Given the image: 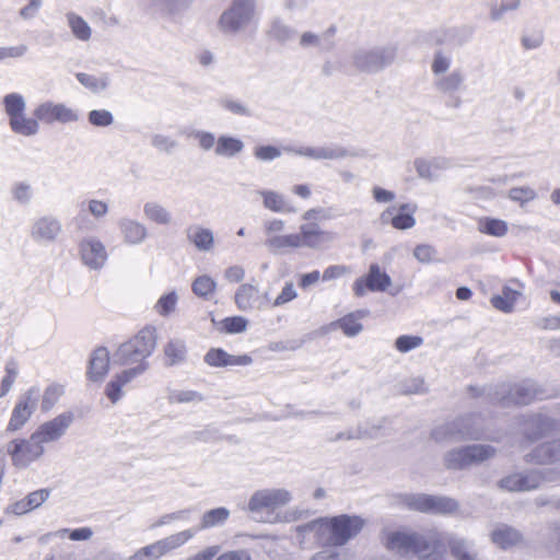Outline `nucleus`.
<instances>
[{
    "label": "nucleus",
    "mask_w": 560,
    "mask_h": 560,
    "mask_svg": "<svg viewBox=\"0 0 560 560\" xmlns=\"http://www.w3.org/2000/svg\"><path fill=\"white\" fill-rule=\"evenodd\" d=\"M74 415L71 411L62 412L54 419L42 423L34 433L45 445L60 440L72 425Z\"/></svg>",
    "instance_id": "15"
},
{
    "label": "nucleus",
    "mask_w": 560,
    "mask_h": 560,
    "mask_svg": "<svg viewBox=\"0 0 560 560\" xmlns=\"http://www.w3.org/2000/svg\"><path fill=\"white\" fill-rule=\"evenodd\" d=\"M143 214L145 219L160 225H170L173 221L172 213L158 201L145 202L143 206Z\"/></svg>",
    "instance_id": "39"
},
{
    "label": "nucleus",
    "mask_w": 560,
    "mask_h": 560,
    "mask_svg": "<svg viewBox=\"0 0 560 560\" xmlns=\"http://www.w3.org/2000/svg\"><path fill=\"white\" fill-rule=\"evenodd\" d=\"M364 526V521L357 515H338L319 518L300 527L303 533H314L318 539L331 547H342L355 537Z\"/></svg>",
    "instance_id": "2"
},
{
    "label": "nucleus",
    "mask_w": 560,
    "mask_h": 560,
    "mask_svg": "<svg viewBox=\"0 0 560 560\" xmlns=\"http://www.w3.org/2000/svg\"><path fill=\"white\" fill-rule=\"evenodd\" d=\"M296 234L300 237L301 247L308 248H319L335 238L334 233L320 230L316 223L302 224Z\"/></svg>",
    "instance_id": "24"
},
{
    "label": "nucleus",
    "mask_w": 560,
    "mask_h": 560,
    "mask_svg": "<svg viewBox=\"0 0 560 560\" xmlns=\"http://www.w3.org/2000/svg\"><path fill=\"white\" fill-rule=\"evenodd\" d=\"M444 465L447 469L452 470H462L469 467L465 446L446 452L444 455Z\"/></svg>",
    "instance_id": "51"
},
{
    "label": "nucleus",
    "mask_w": 560,
    "mask_h": 560,
    "mask_svg": "<svg viewBox=\"0 0 560 560\" xmlns=\"http://www.w3.org/2000/svg\"><path fill=\"white\" fill-rule=\"evenodd\" d=\"M145 371L144 364L124 370L106 385L105 395L113 404H116L122 397V387Z\"/></svg>",
    "instance_id": "22"
},
{
    "label": "nucleus",
    "mask_w": 560,
    "mask_h": 560,
    "mask_svg": "<svg viewBox=\"0 0 560 560\" xmlns=\"http://www.w3.org/2000/svg\"><path fill=\"white\" fill-rule=\"evenodd\" d=\"M196 534L194 529H185L179 533L170 535L161 540H158L151 545L142 547L143 553L149 560H158L167 552L183 546L190 540Z\"/></svg>",
    "instance_id": "16"
},
{
    "label": "nucleus",
    "mask_w": 560,
    "mask_h": 560,
    "mask_svg": "<svg viewBox=\"0 0 560 560\" xmlns=\"http://www.w3.org/2000/svg\"><path fill=\"white\" fill-rule=\"evenodd\" d=\"M490 541L499 549L509 551L524 545V535L517 528L505 524H495L489 534Z\"/></svg>",
    "instance_id": "18"
},
{
    "label": "nucleus",
    "mask_w": 560,
    "mask_h": 560,
    "mask_svg": "<svg viewBox=\"0 0 560 560\" xmlns=\"http://www.w3.org/2000/svg\"><path fill=\"white\" fill-rule=\"evenodd\" d=\"M10 129L23 137H33L39 131V120L34 117L26 116L25 112L9 119Z\"/></svg>",
    "instance_id": "34"
},
{
    "label": "nucleus",
    "mask_w": 560,
    "mask_h": 560,
    "mask_svg": "<svg viewBox=\"0 0 560 560\" xmlns=\"http://www.w3.org/2000/svg\"><path fill=\"white\" fill-rule=\"evenodd\" d=\"M12 465L16 468H26L45 454V445L33 432L27 439H14L7 445Z\"/></svg>",
    "instance_id": "9"
},
{
    "label": "nucleus",
    "mask_w": 560,
    "mask_h": 560,
    "mask_svg": "<svg viewBox=\"0 0 560 560\" xmlns=\"http://www.w3.org/2000/svg\"><path fill=\"white\" fill-rule=\"evenodd\" d=\"M399 392L404 395H420L425 394L428 388L423 377L411 376L399 383Z\"/></svg>",
    "instance_id": "53"
},
{
    "label": "nucleus",
    "mask_w": 560,
    "mask_h": 560,
    "mask_svg": "<svg viewBox=\"0 0 560 560\" xmlns=\"http://www.w3.org/2000/svg\"><path fill=\"white\" fill-rule=\"evenodd\" d=\"M459 509V503L453 498L429 494L427 514L453 515Z\"/></svg>",
    "instance_id": "35"
},
{
    "label": "nucleus",
    "mask_w": 560,
    "mask_h": 560,
    "mask_svg": "<svg viewBox=\"0 0 560 560\" xmlns=\"http://www.w3.org/2000/svg\"><path fill=\"white\" fill-rule=\"evenodd\" d=\"M177 300L178 296L175 292L164 294L158 300L155 304V311L162 316H167L175 310Z\"/></svg>",
    "instance_id": "64"
},
{
    "label": "nucleus",
    "mask_w": 560,
    "mask_h": 560,
    "mask_svg": "<svg viewBox=\"0 0 560 560\" xmlns=\"http://www.w3.org/2000/svg\"><path fill=\"white\" fill-rule=\"evenodd\" d=\"M423 338L416 335H401L395 340V348L400 353H407L423 345Z\"/></svg>",
    "instance_id": "61"
},
{
    "label": "nucleus",
    "mask_w": 560,
    "mask_h": 560,
    "mask_svg": "<svg viewBox=\"0 0 560 560\" xmlns=\"http://www.w3.org/2000/svg\"><path fill=\"white\" fill-rule=\"evenodd\" d=\"M12 199L20 206H28L34 198L33 186L25 182H16L11 186L10 189Z\"/></svg>",
    "instance_id": "50"
},
{
    "label": "nucleus",
    "mask_w": 560,
    "mask_h": 560,
    "mask_svg": "<svg viewBox=\"0 0 560 560\" xmlns=\"http://www.w3.org/2000/svg\"><path fill=\"white\" fill-rule=\"evenodd\" d=\"M39 398V388H28L15 404L8 427V432L20 431L30 420L34 411L36 410L37 401Z\"/></svg>",
    "instance_id": "10"
},
{
    "label": "nucleus",
    "mask_w": 560,
    "mask_h": 560,
    "mask_svg": "<svg viewBox=\"0 0 560 560\" xmlns=\"http://www.w3.org/2000/svg\"><path fill=\"white\" fill-rule=\"evenodd\" d=\"M468 465L481 464L495 455V448L488 444H474L465 446Z\"/></svg>",
    "instance_id": "45"
},
{
    "label": "nucleus",
    "mask_w": 560,
    "mask_h": 560,
    "mask_svg": "<svg viewBox=\"0 0 560 560\" xmlns=\"http://www.w3.org/2000/svg\"><path fill=\"white\" fill-rule=\"evenodd\" d=\"M78 81L93 93L105 91L110 83L109 75L104 73L98 77L89 73L79 72L75 74Z\"/></svg>",
    "instance_id": "46"
},
{
    "label": "nucleus",
    "mask_w": 560,
    "mask_h": 560,
    "mask_svg": "<svg viewBox=\"0 0 560 560\" xmlns=\"http://www.w3.org/2000/svg\"><path fill=\"white\" fill-rule=\"evenodd\" d=\"M156 347V330L153 327H144L135 337L121 343L113 355V362L118 365L140 366Z\"/></svg>",
    "instance_id": "4"
},
{
    "label": "nucleus",
    "mask_w": 560,
    "mask_h": 560,
    "mask_svg": "<svg viewBox=\"0 0 560 560\" xmlns=\"http://www.w3.org/2000/svg\"><path fill=\"white\" fill-rule=\"evenodd\" d=\"M541 392L536 383L532 380H524L512 385L502 384L493 394L491 399L493 402L508 407L511 405H528L539 398Z\"/></svg>",
    "instance_id": "8"
},
{
    "label": "nucleus",
    "mask_w": 560,
    "mask_h": 560,
    "mask_svg": "<svg viewBox=\"0 0 560 560\" xmlns=\"http://www.w3.org/2000/svg\"><path fill=\"white\" fill-rule=\"evenodd\" d=\"M368 315V311H357L350 313L338 320L330 323L327 327V331L341 329L347 337H355L363 330V325L360 319Z\"/></svg>",
    "instance_id": "31"
},
{
    "label": "nucleus",
    "mask_w": 560,
    "mask_h": 560,
    "mask_svg": "<svg viewBox=\"0 0 560 560\" xmlns=\"http://www.w3.org/2000/svg\"><path fill=\"white\" fill-rule=\"evenodd\" d=\"M452 63V58L448 55H445L442 50H438L434 54L431 70L435 78L445 74Z\"/></svg>",
    "instance_id": "63"
},
{
    "label": "nucleus",
    "mask_w": 560,
    "mask_h": 560,
    "mask_svg": "<svg viewBox=\"0 0 560 560\" xmlns=\"http://www.w3.org/2000/svg\"><path fill=\"white\" fill-rule=\"evenodd\" d=\"M384 544L387 550L404 558L439 560L444 551V533L438 528L389 530L385 534Z\"/></svg>",
    "instance_id": "1"
},
{
    "label": "nucleus",
    "mask_w": 560,
    "mask_h": 560,
    "mask_svg": "<svg viewBox=\"0 0 560 560\" xmlns=\"http://www.w3.org/2000/svg\"><path fill=\"white\" fill-rule=\"evenodd\" d=\"M525 462L541 466L560 463V439L536 446L525 456Z\"/></svg>",
    "instance_id": "23"
},
{
    "label": "nucleus",
    "mask_w": 560,
    "mask_h": 560,
    "mask_svg": "<svg viewBox=\"0 0 560 560\" xmlns=\"http://www.w3.org/2000/svg\"><path fill=\"white\" fill-rule=\"evenodd\" d=\"M88 121L98 128H106L114 124V115L107 109H92L88 114Z\"/></svg>",
    "instance_id": "60"
},
{
    "label": "nucleus",
    "mask_w": 560,
    "mask_h": 560,
    "mask_svg": "<svg viewBox=\"0 0 560 560\" xmlns=\"http://www.w3.org/2000/svg\"><path fill=\"white\" fill-rule=\"evenodd\" d=\"M285 151L312 160H337L348 155L347 150L341 147L285 148Z\"/></svg>",
    "instance_id": "26"
},
{
    "label": "nucleus",
    "mask_w": 560,
    "mask_h": 560,
    "mask_svg": "<svg viewBox=\"0 0 560 560\" xmlns=\"http://www.w3.org/2000/svg\"><path fill=\"white\" fill-rule=\"evenodd\" d=\"M390 285V277L382 270L380 265L371 264L368 273L353 282L352 290L355 296L362 298L368 291L385 292Z\"/></svg>",
    "instance_id": "11"
},
{
    "label": "nucleus",
    "mask_w": 560,
    "mask_h": 560,
    "mask_svg": "<svg viewBox=\"0 0 560 560\" xmlns=\"http://www.w3.org/2000/svg\"><path fill=\"white\" fill-rule=\"evenodd\" d=\"M445 541L454 560H479L474 540L454 534H444Z\"/></svg>",
    "instance_id": "25"
},
{
    "label": "nucleus",
    "mask_w": 560,
    "mask_h": 560,
    "mask_svg": "<svg viewBox=\"0 0 560 560\" xmlns=\"http://www.w3.org/2000/svg\"><path fill=\"white\" fill-rule=\"evenodd\" d=\"M557 425L548 416L533 415L524 421L523 433L528 441L535 442L556 431Z\"/></svg>",
    "instance_id": "21"
},
{
    "label": "nucleus",
    "mask_w": 560,
    "mask_h": 560,
    "mask_svg": "<svg viewBox=\"0 0 560 560\" xmlns=\"http://www.w3.org/2000/svg\"><path fill=\"white\" fill-rule=\"evenodd\" d=\"M541 537L547 549L560 550V522L548 524L544 529Z\"/></svg>",
    "instance_id": "55"
},
{
    "label": "nucleus",
    "mask_w": 560,
    "mask_h": 560,
    "mask_svg": "<svg viewBox=\"0 0 560 560\" xmlns=\"http://www.w3.org/2000/svg\"><path fill=\"white\" fill-rule=\"evenodd\" d=\"M34 116L44 124H70L79 119L78 113L63 103L46 101L34 109Z\"/></svg>",
    "instance_id": "12"
},
{
    "label": "nucleus",
    "mask_w": 560,
    "mask_h": 560,
    "mask_svg": "<svg viewBox=\"0 0 560 560\" xmlns=\"http://www.w3.org/2000/svg\"><path fill=\"white\" fill-rule=\"evenodd\" d=\"M215 287L217 283L211 277L202 275L194 280L191 290L197 296L207 299L209 294L214 292Z\"/></svg>",
    "instance_id": "57"
},
{
    "label": "nucleus",
    "mask_w": 560,
    "mask_h": 560,
    "mask_svg": "<svg viewBox=\"0 0 560 560\" xmlns=\"http://www.w3.org/2000/svg\"><path fill=\"white\" fill-rule=\"evenodd\" d=\"M351 555L348 549L328 546L315 555L310 560H350Z\"/></svg>",
    "instance_id": "59"
},
{
    "label": "nucleus",
    "mask_w": 560,
    "mask_h": 560,
    "mask_svg": "<svg viewBox=\"0 0 560 560\" xmlns=\"http://www.w3.org/2000/svg\"><path fill=\"white\" fill-rule=\"evenodd\" d=\"M194 0H156L158 5L167 14L175 15L186 11Z\"/></svg>",
    "instance_id": "62"
},
{
    "label": "nucleus",
    "mask_w": 560,
    "mask_h": 560,
    "mask_svg": "<svg viewBox=\"0 0 560 560\" xmlns=\"http://www.w3.org/2000/svg\"><path fill=\"white\" fill-rule=\"evenodd\" d=\"M186 237L199 252H210L214 246V235L210 229L192 224L185 230Z\"/></svg>",
    "instance_id": "32"
},
{
    "label": "nucleus",
    "mask_w": 560,
    "mask_h": 560,
    "mask_svg": "<svg viewBox=\"0 0 560 560\" xmlns=\"http://www.w3.org/2000/svg\"><path fill=\"white\" fill-rule=\"evenodd\" d=\"M521 293L516 290L504 288L502 293L499 295H494L491 299L492 306L499 311L504 313H510L513 311L514 305L518 299Z\"/></svg>",
    "instance_id": "48"
},
{
    "label": "nucleus",
    "mask_w": 560,
    "mask_h": 560,
    "mask_svg": "<svg viewBox=\"0 0 560 560\" xmlns=\"http://www.w3.org/2000/svg\"><path fill=\"white\" fill-rule=\"evenodd\" d=\"M118 228L124 242L128 245L142 244L148 237L147 226L136 219L122 217L118 221Z\"/></svg>",
    "instance_id": "28"
},
{
    "label": "nucleus",
    "mask_w": 560,
    "mask_h": 560,
    "mask_svg": "<svg viewBox=\"0 0 560 560\" xmlns=\"http://www.w3.org/2000/svg\"><path fill=\"white\" fill-rule=\"evenodd\" d=\"M235 302L242 311L258 308V288L249 283L242 284L235 293Z\"/></svg>",
    "instance_id": "40"
},
{
    "label": "nucleus",
    "mask_w": 560,
    "mask_h": 560,
    "mask_svg": "<svg viewBox=\"0 0 560 560\" xmlns=\"http://www.w3.org/2000/svg\"><path fill=\"white\" fill-rule=\"evenodd\" d=\"M336 27L330 26L322 33L304 31L299 38V47L303 50H315L318 54H325L334 50Z\"/></svg>",
    "instance_id": "17"
},
{
    "label": "nucleus",
    "mask_w": 560,
    "mask_h": 560,
    "mask_svg": "<svg viewBox=\"0 0 560 560\" xmlns=\"http://www.w3.org/2000/svg\"><path fill=\"white\" fill-rule=\"evenodd\" d=\"M67 22L75 38L82 42H88L91 38L92 30L83 18L69 12L67 14Z\"/></svg>",
    "instance_id": "47"
},
{
    "label": "nucleus",
    "mask_w": 560,
    "mask_h": 560,
    "mask_svg": "<svg viewBox=\"0 0 560 560\" xmlns=\"http://www.w3.org/2000/svg\"><path fill=\"white\" fill-rule=\"evenodd\" d=\"M292 499V493L284 488H261L252 493L243 510L257 522L277 524L287 520L280 509Z\"/></svg>",
    "instance_id": "3"
},
{
    "label": "nucleus",
    "mask_w": 560,
    "mask_h": 560,
    "mask_svg": "<svg viewBox=\"0 0 560 560\" xmlns=\"http://www.w3.org/2000/svg\"><path fill=\"white\" fill-rule=\"evenodd\" d=\"M433 84L435 90L440 93L452 95L464 88L465 75L457 69L435 78Z\"/></svg>",
    "instance_id": "33"
},
{
    "label": "nucleus",
    "mask_w": 560,
    "mask_h": 560,
    "mask_svg": "<svg viewBox=\"0 0 560 560\" xmlns=\"http://www.w3.org/2000/svg\"><path fill=\"white\" fill-rule=\"evenodd\" d=\"M256 0H232L218 19V30L228 36L244 32L256 19Z\"/></svg>",
    "instance_id": "5"
},
{
    "label": "nucleus",
    "mask_w": 560,
    "mask_h": 560,
    "mask_svg": "<svg viewBox=\"0 0 560 560\" xmlns=\"http://www.w3.org/2000/svg\"><path fill=\"white\" fill-rule=\"evenodd\" d=\"M451 162L445 158L416 159L415 168L419 177L427 180H435L440 173L450 168Z\"/></svg>",
    "instance_id": "30"
},
{
    "label": "nucleus",
    "mask_w": 560,
    "mask_h": 560,
    "mask_svg": "<svg viewBox=\"0 0 560 560\" xmlns=\"http://www.w3.org/2000/svg\"><path fill=\"white\" fill-rule=\"evenodd\" d=\"M4 113L8 116V119L23 114L26 109V101L24 96L20 93H9L2 100Z\"/></svg>",
    "instance_id": "49"
},
{
    "label": "nucleus",
    "mask_w": 560,
    "mask_h": 560,
    "mask_svg": "<svg viewBox=\"0 0 560 560\" xmlns=\"http://www.w3.org/2000/svg\"><path fill=\"white\" fill-rule=\"evenodd\" d=\"M219 105L221 108L237 115V116H244L249 117L252 116V110L249 107L243 103L240 100L233 98L231 96H223L219 100Z\"/></svg>",
    "instance_id": "56"
},
{
    "label": "nucleus",
    "mask_w": 560,
    "mask_h": 560,
    "mask_svg": "<svg viewBox=\"0 0 560 560\" xmlns=\"http://www.w3.org/2000/svg\"><path fill=\"white\" fill-rule=\"evenodd\" d=\"M351 63L360 72L377 73L394 62L397 46H360L351 52Z\"/></svg>",
    "instance_id": "6"
},
{
    "label": "nucleus",
    "mask_w": 560,
    "mask_h": 560,
    "mask_svg": "<svg viewBox=\"0 0 560 560\" xmlns=\"http://www.w3.org/2000/svg\"><path fill=\"white\" fill-rule=\"evenodd\" d=\"M65 389L62 385L51 384L49 385L43 395L42 399V410L49 411L59 400V398L63 395Z\"/></svg>",
    "instance_id": "58"
},
{
    "label": "nucleus",
    "mask_w": 560,
    "mask_h": 560,
    "mask_svg": "<svg viewBox=\"0 0 560 560\" xmlns=\"http://www.w3.org/2000/svg\"><path fill=\"white\" fill-rule=\"evenodd\" d=\"M560 479V470L530 469L525 472L511 474L499 481L502 490L525 492L538 489L542 483Z\"/></svg>",
    "instance_id": "7"
},
{
    "label": "nucleus",
    "mask_w": 560,
    "mask_h": 560,
    "mask_svg": "<svg viewBox=\"0 0 560 560\" xmlns=\"http://www.w3.org/2000/svg\"><path fill=\"white\" fill-rule=\"evenodd\" d=\"M469 422L470 419L465 418L438 427L432 431V438L436 442L479 439V431L472 429Z\"/></svg>",
    "instance_id": "14"
},
{
    "label": "nucleus",
    "mask_w": 560,
    "mask_h": 560,
    "mask_svg": "<svg viewBox=\"0 0 560 560\" xmlns=\"http://www.w3.org/2000/svg\"><path fill=\"white\" fill-rule=\"evenodd\" d=\"M230 515V510L223 506L206 511L200 520L199 529L223 526L228 522Z\"/></svg>",
    "instance_id": "42"
},
{
    "label": "nucleus",
    "mask_w": 560,
    "mask_h": 560,
    "mask_svg": "<svg viewBox=\"0 0 560 560\" xmlns=\"http://www.w3.org/2000/svg\"><path fill=\"white\" fill-rule=\"evenodd\" d=\"M265 246L272 254H279L289 249L301 248L300 237L296 233L267 237Z\"/></svg>",
    "instance_id": "36"
},
{
    "label": "nucleus",
    "mask_w": 560,
    "mask_h": 560,
    "mask_svg": "<svg viewBox=\"0 0 560 560\" xmlns=\"http://www.w3.org/2000/svg\"><path fill=\"white\" fill-rule=\"evenodd\" d=\"M429 494L425 493H402L397 495V504L415 512L425 513L428 511Z\"/></svg>",
    "instance_id": "44"
},
{
    "label": "nucleus",
    "mask_w": 560,
    "mask_h": 560,
    "mask_svg": "<svg viewBox=\"0 0 560 560\" xmlns=\"http://www.w3.org/2000/svg\"><path fill=\"white\" fill-rule=\"evenodd\" d=\"M81 259L91 269H101L107 260V253L104 244L95 238L88 237L80 244Z\"/></svg>",
    "instance_id": "20"
},
{
    "label": "nucleus",
    "mask_w": 560,
    "mask_h": 560,
    "mask_svg": "<svg viewBox=\"0 0 560 560\" xmlns=\"http://www.w3.org/2000/svg\"><path fill=\"white\" fill-rule=\"evenodd\" d=\"M256 194L262 198L264 207L272 212L282 213L292 211L288 208L283 195L275 190L261 189L257 190Z\"/></svg>",
    "instance_id": "43"
},
{
    "label": "nucleus",
    "mask_w": 560,
    "mask_h": 560,
    "mask_svg": "<svg viewBox=\"0 0 560 560\" xmlns=\"http://www.w3.org/2000/svg\"><path fill=\"white\" fill-rule=\"evenodd\" d=\"M205 362L214 368L249 365L253 359L248 354L233 355L221 348H212L205 355Z\"/></svg>",
    "instance_id": "27"
},
{
    "label": "nucleus",
    "mask_w": 560,
    "mask_h": 560,
    "mask_svg": "<svg viewBox=\"0 0 560 560\" xmlns=\"http://www.w3.org/2000/svg\"><path fill=\"white\" fill-rule=\"evenodd\" d=\"M472 35V30L466 25L435 30L431 38L436 45L458 47L466 44Z\"/></svg>",
    "instance_id": "19"
},
{
    "label": "nucleus",
    "mask_w": 560,
    "mask_h": 560,
    "mask_svg": "<svg viewBox=\"0 0 560 560\" xmlns=\"http://www.w3.org/2000/svg\"><path fill=\"white\" fill-rule=\"evenodd\" d=\"M62 233L61 221L52 214L36 218L30 230L32 240L38 244L47 245L56 242Z\"/></svg>",
    "instance_id": "13"
},
{
    "label": "nucleus",
    "mask_w": 560,
    "mask_h": 560,
    "mask_svg": "<svg viewBox=\"0 0 560 560\" xmlns=\"http://www.w3.org/2000/svg\"><path fill=\"white\" fill-rule=\"evenodd\" d=\"M166 366L180 365L187 360V347L184 340H170L164 347Z\"/></svg>",
    "instance_id": "37"
},
{
    "label": "nucleus",
    "mask_w": 560,
    "mask_h": 560,
    "mask_svg": "<svg viewBox=\"0 0 560 560\" xmlns=\"http://www.w3.org/2000/svg\"><path fill=\"white\" fill-rule=\"evenodd\" d=\"M244 149V143L241 139L232 136H220L214 148V153L222 158H234Z\"/></svg>",
    "instance_id": "38"
},
{
    "label": "nucleus",
    "mask_w": 560,
    "mask_h": 560,
    "mask_svg": "<svg viewBox=\"0 0 560 560\" xmlns=\"http://www.w3.org/2000/svg\"><path fill=\"white\" fill-rule=\"evenodd\" d=\"M268 35L279 44H287L296 36V30L281 19H273L270 23Z\"/></svg>",
    "instance_id": "41"
},
{
    "label": "nucleus",
    "mask_w": 560,
    "mask_h": 560,
    "mask_svg": "<svg viewBox=\"0 0 560 560\" xmlns=\"http://www.w3.org/2000/svg\"><path fill=\"white\" fill-rule=\"evenodd\" d=\"M202 400V394L196 390L174 389L168 394L171 404H199Z\"/></svg>",
    "instance_id": "54"
},
{
    "label": "nucleus",
    "mask_w": 560,
    "mask_h": 560,
    "mask_svg": "<svg viewBox=\"0 0 560 560\" xmlns=\"http://www.w3.org/2000/svg\"><path fill=\"white\" fill-rule=\"evenodd\" d=\"M109 369V352L105 347L96 348L89 360L86 375L92 382L104 380Z\"/></svg>",
    "instance_id": "29"
},
{
    "label": "nucleus",
    "mask_w": 560,
    "mask_h": 560,
    "mask_svg": "<svg viewBox=\"0 0 560 560\" xmlns=\"http://www.w3.org/2000/svg\"><path fill=\"white\" fill-rule=\"evenodd\" d=\"M479 231L495 237H502L508 233V224L503 220L485 218L479 221Z\"/></svg>",
    "instance_id": "52"
}]
</instances>
